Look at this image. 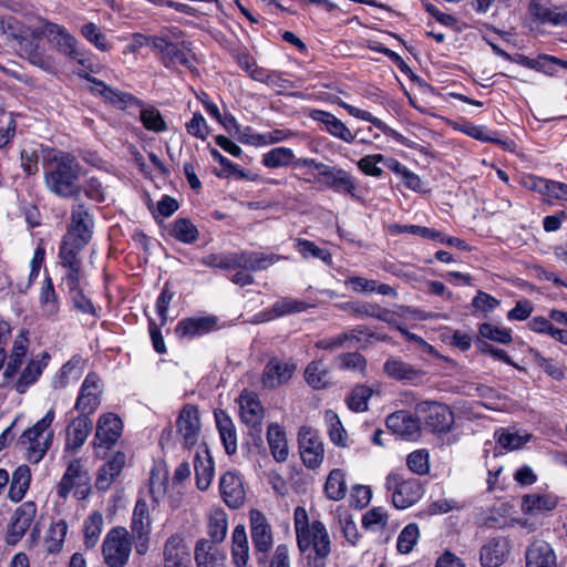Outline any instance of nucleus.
<instances>
[{
	"mask_svg": "<svg viewBox=\"0 0 567 567\" xmlns=\"http://www.w3.org/2000/svg\"><path fill=\"white\" fill-rule=\"evenodd\" d=\"M83 166L70 153L60 152L44 164V185L53 195L78 200L82 194Z\"/></svg>",
	"mask_w": 567,
	"mask_h": 567,
	"instance_id": "obj_1",
	"label": "nucleus"
},
{
	"mask_svg": "<svg viewBox=\"0 0 567 567\" xmlns=\"http://www.w3.org/2000/svg\"><path fill=\"white\" fill-rule=\"evenodd\" d=\"M280 259L279 256L274 254H264L257 251H241V252H218L209 254L200 259V264L224 270H231L235 268L249 269V271H259L267 269Z\"/></svg>",
	"mask_w": 567,
	"mask_h": 567,
	"instance_id": "obj_2",
	"label": "nucleus"
},
{
	"mask_svg": "<svg viewBox=\"0 0 567 567\" xmlns=\"http://www.w3.org/2000/svg\"><path fill=\"white\" fill-rule=\"evenodd\" d=\"M54 417L55 411L50 409L41 420L20 436L19 444L24 450L29 462L38 464L51 447L54 436L51 424Z\"/></svg>",
	"mask_w": 567,
	"mask_h": 567,
	"instance_id": "obj_3",
	"label": "nucleus"
},
{
	"mask_svg": "<svg viewBox=\"0 0 567 567\" xmlns=\"http://www.w3.org/2000/svg\"><path fill=\"white\" fill-rule=\"evenodd\" d=\"M73 491L78 499H84L91 492V475L81 457L71 458L66 470L56 486V494L60 498L66 499Z\"/></svg>",
	"mask_w": 567,
	"mask_h": 567,
	"instance_id": "obj_4",
	"label": "nucleus"
},
{
	"mask_svg": "<svg viewBox=\"0 0 567 567\" xmlns=\"http://www.w3.org/2000/svg\"><path fill=\"white\" fill-rule=\"evenodd\" d=\"M385 487L391 492L393 505L400 509L414 505L424 494V487L420 480L414 477L404 478L398 473H391L386 476Z\"/></svg>",
	"mask_w": 567,
	"mask_h": 567,
	"instance_id": "obj_5",
	"label": "nucleus"
},
{
	"mask_svg": "<svg viewBox=\"0 0 567 567\" xmlns=\"http://www.w3.org/2000/svg\"><path fill=\"white\" fill-rule=\"evenodd\" d=\"M299 452L302 463L310 470H317L324 460V444L318 431L302 426L298 433Z\"/></svg>",
	"mask_w": 567,
	"mask_h": 567,
	"instance_id": "obj_6",
	"label": "nucleus"
},
{
	"mask_svg": "<svg viewBox=\"0 0 567 567\" xmlns=\"http://www.w3.org/2000/svg\"><path fill=\"white\" fill-rule=\"evenodd\" d=\"M416 414L432 432H446L451 429L454 416L452 411L437 402H421L416 405Z\"/></svg>",
	"mask_w": 567,
	"mask_h": 567,
	"instance_id": "obj_7",
	"label": "nucleus"
},
{
	"mask_svg": "<svg viewBox=\"0 0 567 567\" xmlns=\"http://www.w3.org/2000/svg\"><path fill=\"white\" fill-rule=\"evenodd\" d=\"M200 427L198 409L193 404H185L177 416L176 429L186 449H192L197 444L200 436Z\"/></svg>",
	"mask_w": 567,
	"mask_h": 567,
	"instance_id": "obj_8",
	"label": "nucleus"
},
{
	"mask_svg": "<svg viewBox=\"0 0 567 567\" xmlns=\"http://www.w3.org/2000/svg\"><path fill=\"white\" fill-rule=\"evenodd\" d=\"M44 33L61 53L79 64L85 65L84 52L79 48L78 40L64 27L49 23L44 28Z\"/></svg>",
	"mask_w": 567,
	"mask_h": 567,
	"instance_id": "obj_9",
	"label": "nucleus"
},
{
	"mask_svg": "<svg viewBox=\"0 0 567 567\" xmlns=\"http://www.w3.org/2000/svg\"><path fill=\"white\" fill-rule=\"evenodd\" d=\"M92 228L93 218L89 208L83 203H75L71 210V224L64 237L86 246L92 237Z\"/></svg>",
	"mask_w": 567,
	"mask_h": 567,
	"instance_id": "obj_10",
	"label": "nucleus"
},
{
	"mask_svg": "<svg viewBox=\"0 0 567 567\" xmlns=\"http://www.w3.org/2000/svg\"><path fill=\"white\" fill-rule=\"evenodd\" d=\"M316 181L336 192L353 195L357 189L354 178L344 169L334 166H318Z\"/></svg>",
	"mask_w": 567,
	"mask_h": 567,
	"instance_id": "obj_11",
	"label": "nucleus"
},
{
	"mask_svg": "<svg viewBox=\"0 0 567 567\" xmlns=\"http://www.w3.org/2000/svg\"><path fill=\"white\" fill-rule=\"evenodd\" d=\"M127 534H109L103 543V556L110 567H124L131 554Z\"/></svg>",
	"mask_w": 567,
	"mask_h": 567,
	"instance_id": "obj_12",
	"label": "nucleus"
},
{
	"mask_svg": "<svg viewBox=\"0 0 567 567\" xmlns=\"http://www.w3.org/2000/svg\"><path fill=\"white\" fill-rule=\"evenodd\" d=\"M512 545L506 536L491 537L480 551V561L483 567H499L509 556Z\"/></svg>",
	"mask_w": 567,
	"mask_h": 567,
	"instance_id": "obj_13",
	"label": "nucleus"
},
{
	"mask_svg": "<svg viewBox=\"0 0 567 567\" xmlns=\"http://www.w3.org/2000/svg\"><path fill=\"white\" fill-rule=\"evenodd\" d=\"M101 394V379L95 373H89L81 385L75 409L82 414L90 415L100 405Z\"/></svg>",
	"mask_w": 567,
	"mask_h": 567,
	"instance_id": "obj_14",
	"label": "nucleus"
},
{
	"mask_svg": "<svg viewBox=\"0 0 567 567\" xmlns=\"http://www.w3.org/2000/svg\"><path fill=\"white\" fill-rule=\"evenodd\" d=\"M123 424L117 415L113 413L103 414L97 421L94 446L112 447L120 439Z\"/></svg>",
	"mask_w": 567,
	"mask_h": 567,
	"instance_id": "obj_15",
	"label": "nucleus"
},
{
	"mask_svg": "<svg viewBox=\"0 0 567 567\" xmlns=\"http://www.w3.org/2000/svg\"><path fill=\"white\" fill-rule=\"evenodd\" d=\"M388 429L404 440H416L421 434L419 417L406 411H398L386 419Z\"/></svg>",
	"mask_w": 567,
	"mask_h": 567,
	"instance_id": "obj_16",
	"label": "nucleus"
},
{
	"mask_svg": "<svg viewBox=\"0 0 567 567\" xmlns=\"http://www.w3.org/2000/svg\"><path fill=\"white\" fill-rule=\"evenodd\" d=\"M219 487L223 499L229 507L238 508L244 504L246 491L237 472L225 473L220 478Z\"/></svg>",
	"mask_w": 567,
	"mask_h": 567,
	"instance_id": "obj_17",
	"label": "nucleus"
},
{
	"mask_svg": "<svg viewBox=\"0 0 567 567\" xmlns=\"http://www.w3.org/2000/svg\"><path fill=\"white\" fill-rule=\"evenodd\" d=\"M239 409L241 421L258 434L261 432V422L264 419V409L258 396L251 392H243L239 396Z\"/></svg>",
	"mask_w": 567,
	"mask_h": 567,
	"instance_id": "obj_18",
	"label": "nucleus"
},
{
	"mask_svg": "<svg viewBox=\"0 0 567 567\" xmlns=\"http://www.w3.org/2000/svg\"><path fill=\"white\" fill-rule=\"evenodd\" d=\"M126 457L122 452L113 454L99 470L95 478V487L101 492L110 489L114 481L120 476Z\"/></svg>",
	"mask_w": 567,
	"mask_h": 567,
	"instance_id": "obj_19",
	"label": "nucleus"
},
{
	"mask_svg": "<svg viewBox=\"0 0 567 567\" xmlns=\"http://www.w3.org/2000/svg\"><path fill=\"white\" fill-rule=\"evenodd\" d=\"M296 371L292 362L271 359L262 374V384L265 388L275 389L288 382Z\"/></svg>",
	"mask_w": 567,
	"mask_h": 567,
	"instance_id": "obj_20",
	"label": "nucleus"
},
{
	"mask_svg": "<svg viewBox=\"0 0 567 567\" xmlns=\"http://www.w3.org/2000/svg\"><path fill=\"white\" fill-rule=\"evenodd\" d=\"M197 567H226V554L218 545L207 539H200L195 547Z\"/></svg>",
	"mask_w": 567,
	"mask_h": 567,
	"instance_id": "obj_21",
	"label": "nucleus"
},
{
	"mask_svg": "<svg viewBox=\"0 0 567 567\" xmlns=\"http://www.w3.org/2000/svg\"><path fill=\"white\" fill-rule=\"evenodd\" d=\"M48 361L49 355L45 352L41 353L40 357L31 359L12 385L16 392L19 394L25 393L28 389L38 381L48 365Z\"/></svg>",
	"mask_w": 567,
	"mask_h": 567,
	"instance_id": "obj_22",
	"label": "nucleus"
},
{
	"mask_svg": "<svg viewBox=\"0 0 567 567\" xmlns=\"http://www.w3.org/2000/svg\"><path fill=\"white\" fill-rule=\"evenodd\" d=\"M310 117L313 121L322 124L323 128L336 138H339L346 143H352L355 138V134H353L343 122H341L329 112L322 110H312Z\"/></svg>",
	"mask_w": 567,
	"mask_h": 567,
	"instance_id": "obj_23",
	"label": "nucleus"
},
{
	"mask_svg": "<svg viewBox=\"0 0 567 567\" xmlns=\"http://www.w3.org/2000/svg\"><path fill=\"white\" fill-rule=\"evenodd\" d=\"M92 429L93 424L89 415L80 413L66 429L65 450L78 451L85 443Z\"/></svg>",
	"mask_w": 567,
	"mask_h": 567,
	"instance_id": "obj_24",
	"label": "nucleus"
},
{
	"mask_svg": "<svg viewBox=\"0 0 567 567\" xmlns=\"http://www.w3.org/2000/svg\"><path fill=\"white\" fill-rule=\"evenodd\" d=\"M298 546L301 551L312 549L320 563L316 559V567H323L322 561L330 554L331 542L329 534H297Z\"/></svg>",
	"mask_w": 567,
	"mask_h": 567,
	"instance_id": "obj_25",
	"label": "nucleus"
},
{
	"mask_svg": "<svg viewBox=\"0 0 567 567\" xmlns=\"http://www.w3.org/2000/svg\"><path fill=\"white\" fill-rule=\"evenodd\" d=\"M216 323L215 317L188 318L178 322L175 333L178 338L193 339L210 332Z\"/></svg>",
	"mask_w": 567,
	"mask_h": 567,
	"instance_id": "obj_26",
	"label": "nucleus"
},
{
	"mask_svg": "<svg viewBox=\"0 0 567 567\" xmlns=\"http://www.w3.org/2000/svg\"><path fill=\"white\" fill-rule=\"evenodd\" d=\"M384 372L388 377L394 380L411 383L420 380L424 375V372L421 369L395 357L386 359L384 363Z\"/></svg>",
	"mask_w": 567,
	"mask_h": 567,
	"instance_id": "obj_27",
	"label": "nucleus"
},
{
	"mask_svg": "<svg viewBox=\"0 0 567 567\" xmlns=\"http://www.w3.org/2000/svg\"><path fill=\"white\" fill-rule=\"evenodd\" d=\"M557 558L551 546L543 540L534 542L526 551V567H556Z\"/></svg>",
	"mask_w": 567,
	"mask_h": 567,
	"instance_id": "obj_28",
	"label": "nucleus"
},
{
	"mask_svg": "<svg viewBox=\"0 0 567 567\" xmlns=\"http://www.w3.org/2000/svg\"><path fill=\"white\" fill-rule=\"evenodd\" d=\"M89 81L93 83V86L91 87L92 92L103 96L105 101L120 109H125L137 103V100L130 93L107 86L104 82L97 79H89Z\"/></svg>",
	"mask_w": 567,
	"mask_h": 567,
	"instance_id": "obj_29",
	"label": "nucleus"
},
{
	"mask_svg": "<svg viewBox=\"0 0 567 567\" xmlns=\"http://www.w3.org/2000/svg\"><path fill=\"white\" fill-rule=\"evenodd\" d=\"M528 10L530 16L543 23H549L551 25L567 24V11L559 8L543 4L538 0H533L529 3Z\"/></svg>",
	"mask_w": 567,
	"mask_h": 567,
	"instance_id": "obj_30",
	"label": "nucleus"
},
{
	"mask_svg": "<svg viewBox=\"0 0 567 567\" xmlns=\"http://www.w3.org/2000/svg\"><path fill=\"white\" fill-rule=\"evenodd\" d=\"M215 419L226 453L228 455L235 454L237 451V432L233 420L224 411H216Z\"/></svg>",
	"mask_w": 567,
	"mask_h": 567,
	"instance_id": "obj_31",
	"label": "nucleus"
},
{
	"mask_svg": "<svg viewBox=\"0 0 567 567\" xmlns=\"http://www.w3.org/2000/svg\"><path fill=\"white\" fill-rule=\"evenodd\" d=\"M267 441L272 457L277 462H285L289 455V447L285 430L278 423H271L267 430Z\"/></svg>",
	"mask_w": 567,
	"mask_h": 567,
	"instance_id": "obj_32",
	"label": "nucleus"
},
{
	"mask_svg": "<svg viewBox=\"0 0 567 567\" xmlns=\"http://www.w3.org/2000/svg\"><path fill=\"white\" fill-rule=\"evenodd\" d=\"M558 504L554 494H528L523 497L522 509L529 515L553 511Z\"/></svg>",
	"mask_w": 567,
	"mask_h": 567,
	"instance_id": "obj_33",
	"label": "nucleus"
},
{
	"mask_svg": "<svg viewBox=\"0 0 567 567\" xmlns=\"http://www.w3.org/2000/svg\"><path fill=\"white\" fill-rule=\"evenodd\" d=\"M189 555L182 546L179 537H169L164 550V567H189Z\"/></svg>",
	"mask_w": 567,
	"mask_h": 567,
	"instance_id": "obj_34",
	"label": "nucleus"
},
{
	"mask_svg": "<svg viewBox=\"0 0 567 567\" xmlns=\"http://www.w3.org/2000/svg\"><path fill=\"white\" fill-rule=\"evenodd\" d=\"M37 514V506L32 502H24L13 513L11 519V532H37L38 526L33 525Z\"/></svg>",
	"mask_w": 567,
	"mask_h": 567,
	"instance_id": "obj_35",
	"label": "nucleus"
},
{
	"mask_svg": "<svg viewBox=\"0 0 567 567\" xmlns=\"http://www.w3.org/2000/svg\"><path fill=\"white\" fill-rule=\"evenodd\" d=\"M39 302L43 316L47 318L56 317L60 310V305L50 277H47L42 282L39 292Z\"/></svg>",
	"mask_w": 567,
	"mask_h": 567,
	"instance_id": "obj_36",
	"label": "nucleus"
},
{
	"mask_svg": "<svg viewBox=\"0 0 567 567\" xmlns=\"http://www.w3.org/2000/svg\"><path fill=\"white\" fill-rule=\"evenodd\" d=\"M28 346L29 340L24 333H20L16 337L9 361L3 372L4 379H10L18 372L27 353Z\"/></svg>",
	"mask_w": 567,
	"mask_h": 567,
	"instance_id": "obj_37",
	"label": "nucleus"
},
{
	"mask_svg": "<svg viewBox=\"0 0 567 567\" xmlns=\"http://www.w3.org/2000/svg\"><path fill=\"white\" fill-rule=\"evenodd\" d=\"M346 474L340 468L332 470L324 484V493L331 501H340L347 495Z\"/></svg>",
	"mask_w": 567,
	"mask_h": 567,
	"instance_id": "obj_38",
	"label": "nucleus"
},
{
	"mask_svg": "<svg viewBox=\"0 0 567 567\" xmlns=\"http://www.w3.org/2000/svg\"><path fill=\"white\" fill-rule=\"evenodd\" d=\"M31 480L30 468L27 465H20L12 475L9 496L13 502H19L25 495Z\"/></svg>",
	"mask_w": 567,
	"mask_h": 567,
	"instance_id": "obj_39",
	"label": "nucleus"
},
{
	"mask_svg": "<svg viewBox=\"0 0 567 567\" xmlns=\"http://www.w3.org/2000/svg\"><path fill=\"white\" fill-rule=\"evenodd\" d=\"M295 159L293 151L289 147H275L265 153L261 163L267 168H279L292 165Z\"/></svg>",
	"mask_w": 567,
	"mask_h": 567,
	"instance_id": "obj_40",
	"label": "nucleus"
},
{
	"mask_svg": "<svg viewBox=\"0 0 567 567\" xmlns=\"http://www.w3.org/2000/svg\"><path fill=\"white\" fill-rule=\"evenodd\" d=\"M324 421L331 442L338 446H347L348 434L339 419V415L334 411L327 410L324 413Z\"/></svg>",
	"mask_w": 567,
	"mask_h": 567,
	"instance_id": "obj_41",
	"label": "nucleus"
},
{
	"mask_svg": "<svg viewBox=\"0 0 567 567\" xmlns=\"http://www.w3.org/2000/svg\"><path fill=\"white\" fill-rule=\"evenodd\" d=\"M305 379L313 389H322L330 382L329 370L322 361H312L305 371Z\"/></svg>",
	"mask_w": 567,
	"mask_h": 567,
	"instance_id": "obj_42",
	"label": "nucleus"
},
{
	"mask_svg": "<svg viewBox=\"0 0 567 567\" xmlns=\"http://www.w3.org/2000/svg\"><path fill=\"white\" fill-rule=\"evenodd\" d=\"M82 37L101 52H107L112 49V44L106 35L101 31L100 27L94 22L85 23L81 27Z\"/></svg>",
	"mask_w": 567,
	"mask_h": 567,
	"instance_id": "obj_43",
	"label": "nucleus"
},
{
	"mask_svg": "<svg viewBox=\"0 0 567 567\" xmlns=\"http://www.w3.org/2000/svg\"><path fill=\"white\" fill-rule=\"evenodd\" d=\"M168 485L167 472L163 468H153L150 477V493L154 503L164 499Z\"/></svg>",
	"mask_w": 567,
	"mask_h": 567,
	"instance_id": "obj_44",
	"label": "nucleus"
},
{
	"mask_svg": "<svg viewBox=\"0 0 567 567\" xmlns=\"http://www.w3.org/2000/svg\"><path fill=\"white\" fill-rule=\"evenodd\" d=\"M153 520L146 502L137 501L132 517V532H147L154 528Z\"/></svg>",
	"mask_w": 567,
	"mask_h": 567,
	"instance_id": "obj_45",
	"label": "nucleus"
},
{
	"mask_svg": "<svg viewBox=\"0 0 567 567\" xmlns=\"http://www.w3.org/2000/svg\"><path fill=\"white\" fill-rule=\"evenodd\" d=\"M532 435L528 433H513L506 430L495 432V439L501 447L508 451H514L523 447Z\"/></svg>",
	"mask_w": 567,
	"mask_h": 567,
	"instance_id": "obj_46",
	"label": "nucleus"
},
{
	"mask_svg": "<svg viewBox=\"0 0 567 567\" xmlns=\"http://www.w3.org/2000/svg\"><path fill=\"white\" fill-rule=\"evenodd\" d=\"M231 559L236 567H246L249 559L247 534H233Z\"/></svg>",
	"mask_w": 567,
	"mask_h": 567,
	"instance_id": "obj_47",
	"label": "nucleus"
},
{
	"mask_svg": "<svg viewBox=\"0 0 567 567\" xmlns=\"http://www.w3.org/2000/svg\"><path fill=\"white\" fill-rule=\"evenodd\" d=\"M140 117L144 127L148 131L156 133L167 131L166 122L164 121L161 112L154 106L142 109Z\"/></svg>",
	"mask_w": 567,
	"mask_h": 567,
	"instance_id": "obj_48",
	"label": "nucleus"
},
{
	"mask_svg": "<svg viewBox=\"0 0 567 567\" xmlns=\"http://www.w3.org/2000/svg\"><path fill=\"white\" fill-rule=\"evenodd\" d=\"M390 231L392 234L409 233V234L420 236V237H423L426 239L439 240V241L444 240L442 238V233H440L433 228H427V227L417 226V225L394 224V225L390 226Z\"/></svg>",
	"mask_w": 567,
	"mask_h": 567,
	"instance_id": "obj_49",
	"label": "nucleus"
},
{
	"mask_svg": "<svg viewBox=\"0 0 567 567\" xmlns=\"http://www.w3.org/2000/svg\"><path fill=\"white\" fill-rule=\"evenodd\" d=\"M296 249L298 252L305 257H313L322 260L327 265L332 264V256L329 251L321 249L313 241L307 239H298L296 241Z\"/></svg>",
	"mask_w": 567,
	"mask_h": 567,
	"instance_id": "obj_50",
	"label": "nucleus"
},
{
	"mask_svg": "<svg viewBox=\"0 0 567 567\" xmlns=\"http://www.w3.org/2000/svg\"><path fill=\"white\" fill-rule=\"evenodd\" d=\"M339 105L343 107L348 113L359 120L372 123L377 128L381 130L384 134H393L394 131L390 128L383 121L373 116L370 112L355 107L343 101H339Z\"/></svg>",
	"mask_w": 567,
	"mask_h": 567,
	"instance_id": "obj_51",
	"label": "nucleus"
},
{
	"mask_svg": "<svg viewBox=\"0 0 567 567\" xmlns=\"http://www.w3.org/2000/svg\"><path fill=\"white\" fill-rule=\"evenodd\" d=\"M84 247L85 246L80 243L63 237L59 252L62 266L75 265L78 262H81L79 254Z\"/></svg>",
	"mask_w": 567,
	"mask_h": 567,
	"instance_id": "obj_52",
	"label": "nucleus"
},
{
	"mask_svg": "<svg viewBox=\"0 0 567 567\" xmlns=\"http://www.w3.org/2000/svg\"><path fill=\"white\" fill-rule=\"evenodd\" d=\"M195 473L197 487L202 491L207 489L214 476L212 460L207 458L206 461H202L199 456H197L195 460Z\"/></svg>",
	"mask_w": 567,
	"mask_h": 567,
	"instance_id": "obj_53",
	"label": "nucleus"
},
{
	"mask_svg": "<svg viewBox=\"0 0 567 567\" xmlns=\"http://www.w3.org/2000/svg\"><path fill=\"white\" fill-rule=\"evenodd\" d=\"M308 308H310V305L305 301L292 298H282L274 303L271 311L275 313V317H281L285 315L302 312Z\"/></svg>",
	"mask_w": 567,
	"mask_h": 567,
	"instance_id": "obj_54",
	"label": "nucleus"
},
{
	"mask_svg": "<svg viewBox=\"0 0 567 567\" xmlns=\"http://www.w3.org/2000/svg\"><path fill=\"white\" fill-rule=\"evenodd\" d=\"M173 235L184 244H192L197 239L198 230L188 219H177L173 226Z\"/></svg>",
	"mask_w": 567,
	"mask_h": 567,
	"instance_id": "obj_55",
	"label": "nucleus"
},
{
	"mask_svg": "<svg viewBox=\"0 0 567 567\" xmlns=\"http://www.w3.org/2000/svg\"><path fill=\"white\" fill-rule=\"evenodd\" d=\"M65 534H51L44 537L41 542V534H31V545L41 546L42 550L49 554L58 553L61 550L64 543Z\"/></svg>",
	"mask_w": 567,
	"mask_h": 567,
	"instance_id": "obj_56",
	"label": "nucleus"
},
{
	"mask_svg": "<svg viewBox=\"0 0 567 567\" xmlns=\"http://www.w3.org/2000/svg\"><path fill=\"white\" fill-rule=\"evenodd\" d=\"M478 332L481 337L485 339H489L499 343L507 344L512 342L511 331L506 328L495 326L493 323H482L480 326Z\"/></svg>",
	"mask_w": 567,
	"mask_h": 567,
	"instance_id": "obj_57",
	"label": "nucleus"
},
{
	"mask_svg": "<svg viewBox=\"0 0 567 567\" xmlns=\"http://www.w3.org/2000/svg\"><path fill=\"white\" fill-rule=\"evenodd\" d=\"M371 395L372 390L370 388L364 385L357 386L347 399V404L349 409L354 412L365 411L368 408V400Z\"/></svg>",
	"mask_w": 567,
	"mask_h": 567,
	"instance_id": "obj_58",
	"label": "nucleus"
},
{
	"mask_svg": "<svg viewBox=\"0 0 567 567\" xmlns=\"http://www.w3.org/2000/svg\"><path fill=\"white\" fill-rule=\"evenodd\" d=\"M81 187L82 193L91 200L102 203L106 198V188L96 177L86 178Z\"/></svg>",
	"mask_w": 567,
	"mask_h": 567,
	"instance_id": "obj_59",
	"label": "nucleus"
},
{
	"mask_svg": "<svg viewBox=\"0 0 567 567\" xmlns=\"http://www.w3.org/2000/svg\"><path fill=\"white\" fill-rule=\"evenodd\" d=\"M408 467L415 474L424 475L429 472V454L424 450H417L409 454Z\"/></svg>",
	"mask_w": 567,
	"mask_h": 567,
	"instance_id": "obj_60",
	"label": "nucleus"
},
{
	"mask_svg": "<svg viewBox=\"0 0 567 567\" xmlns=\"http://www.w3.org/2000/svg\"><path fill=\"white\" fill-rule=\"evenodd\" d=\"M385 158L382 154H371L363 156L358 162V167L365 174L374 177H380L383 173L382 168L378 166L379 163L384 162Z\"/></svg>",
	"mask_w": 567,
	"mask_h": 567,
	"instance_id": "obj_61",
	"label": "nucleus"
},
{
	"mask_svg": "<svg viewBox=\"0 0 567 567\" xmlns=\"http://www.w3.org/2000/svg\"><path fill=\"white\" fill-rule=\"evenodd\" d=\"M388 515L381 507L370 509L362 518L363 526L368 529H384Z\"/></svg>",
	"mask_w": 567,
	"mask_h": 567,
	"instance_id": "obj_62",
	"label": "nucleus"
},
{
	"mask_svg": "<svg viewBox=\"0 0 567 567\" xmlns=\"http://www.w3.org/2000/svg\"><path fill=\"white\" fill-rule=\"evenodd\" d=\"M354 332H355V330L350 331V332H343L339 336H336V337H332L329 339L320 340L317 342V347L319 349H324V350H334V349L341 348L346 342L353 343L354 341H359V338H357Z\"/></svg>",
	"mask_w": 567,
	"mask_h": 567,
	"instance_id": "obj_63",
	"label": "nucleus"
},
{
	"mask_svg": "<svg viewBox=\"0 0 567 567\" xmlns=\"http://www.w3.org/2000/svg\"><path fill=\"white\" fill-rule=\"evenodd\" d=\"M161 59L167 68L175 64L187 65L189 62L185 52H183L176 44L172 42L166 48V51Z\"/></svg>",
	"mask_w": 567,
	"mask_h": 567,
	"instance_id": "obj_64",
	"label": "nucleus"
}]
</instances>
